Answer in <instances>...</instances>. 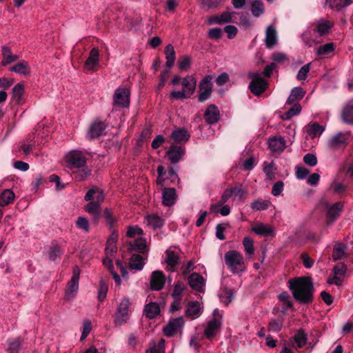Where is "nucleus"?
<instances>
[{
    "label": "nucleus",
    "mask_w": 353,
    "mask_h": 353,
    "mask_svg": "<svg viewBox=\"0 0 353 353\" xmlns=\"http://www.w3.org/2000/svg\"><path fill=\"white\" fill-rule=\"evenodd\" d=\"M20 347L21 342L19 339H15L9 342L8 350L10 353H17L20 349Z\"/></svg>",
    "instance_id": "338daca9"
},
{
    "label": "nucleus",
    "mask_w": 353,
    "mask_h": 353,
    "mask_svg": "<svg viewBox=\"0 0 353 353\" xmlns=\"http://www.w3.org/2000/svg\"><path fill=\"white\" fill-rule=\"evenodd\" d=\"M92 322L89 319H85L83 321V329L82 333L81 336V341H83L89 334L90 331L92 330Z\"/></svg>",
    "instance_id": "4d7b16f0"
},
{
    "label": "nucleus",
    "mask_w": 353,
    "mask_h": 353,
    "mask_svg": "<svg viewBox=\"0 0 353 353\" xmlns=\"http://www.w3.org/2000/svg\"><path fill=\"white\" fill-rule=\"evenodd\" d=\"M347 249V245L342 243H336L333 248L332 259L334 261H338L341 259L345 254V252Z\"/></svg>",
    "instance_id": "4c0bfd02"
},
{
    "label": "nucleus",
    "mask_w": 353,
    "mask_h": 353,
    "mask_svg": "<svg viewBox=\"0 0 353 353\" xmlns=\"http://www.w3.org/2000/svg\"><path fill=\"white\" fill-rule=\"evenodd\" d=\"M342 119L345 123L353 124V105L347 104L342 112Z\"/></svg>",
    "instance_id": "37998d69"
},
{
    "label": "nucleus",
    "mask_w": 353,
    "mask_h": 353,
    "mask_svg": "<svg viewBox=\"0 0 353 353\" xmlns=\"http://www.w3.org/2000/svg\"><path fill=\"white\" fill-rule=\"evenodd\" d=\"M284 183L281 181L276 182L272 188V194L274 196H279L283 190Z\"/></svg>",
    "instance_id": "69168bd1"
},
{
    "label": "nucleus",
    "mask_w": 353,
    "mask_h": 353,
    "mask_svg": "<svg viewBox=\"0 0 353 353\" xmlns=\"http://www.w3.org/2000/svg\"><path fill=\"white\" fill-rule=\"evenodd\" d=\"M65 161L69 168L79 169L75 173L77 181H83L90 174V170L85 167L87 159L81 151H70L66 155Z\"/></svg>",
    "instance_id": "f03ea898"
},
{
    "label": "nucleus",
    "mask_w": 353,
    "mask_h": 353,
    "mask_svg": "<svg viewBox=\"0 0 353 353\" xmlns=\"http://www.w3.org/2000/svg\"><path fill=\"white\" fill-rule=\"evenodd\" d=\"M145 316L149 319L155 318L160 312V307L157 303H150L145 307Z\"/></svg>",
    "instance_id": "c9c22d12"
},
{
    "label": "nucleus",
    "mask_w": 353,
    "mask_h": 353,
    "mask_svg": "<svg viewBox=\"0 0 353 353\" xmlns=\"http://www.w3.org/2000/svg\"><path fill=\"white\" fill-rule=\"evenodd\" d=\"M28 63L21 61L10 68V70L20 74H26L29 72Z\"/></svg>",
    "instance_id": "a18cd8bd"
},
{
    "label": "nucleus",
    "mask_w": 353,
    "mask_h": 353,
    "mask_svg": "<svg viewBox=\"0 0 353 353\" xmlns=\"http://www.w3.org/2000/svg\"><path fill=\"white\" fill-rule=\"evenodd\" d=\"M106 128L105 124L101 121H95L90 125L86 137L89 139H94L103 134Z\"/></svg>",
    "instance_id": "f8f14e48"
},
{
    "label": "nucleus",
    "mask_w": 353,
    "mask_h": 353,
    "mask_svg": "<svg viewBox=\"0 0 353 353\" xmlns=\"http://www.w3.org/2000/svg\"><path fill=\"white\" fill-rule=\"evenodd\" d=\"M176 200V190L173 188H164L162 192V201L165 206L173 205Z\"/></svg>",
    "instance_id": "393cba45"
},
{
    "label": "nucleus",
    "mask_w": 353,
    "mask_h": 353,
    "mask_svg": "<svg viewBox=\"0 0 353 353\" xmlns=\"http://www.w3.org/2000/svg\"><path fill=\"white\" fill-rule=\"evenodd\" d=\"M243 244L247 254L252 255L254 254L253 240L250 237H245L243 241Z\"/></svg>",
    "instance_id": "13d9d810"
},
{
    "label": "nucleus",
    "mask_w": 353,
    "mask_h": 353,
    "mask_svg": "<svg viewBox=\"0 0 353 353\" xmlns=\"http://www.w3.org/2000/svg\"><path fill=\"white\" fill-rule=\"evenodd\" d=\"M179 256L177 252L170 249L166 250L165 262L168 265V270L175 272L179 264Z\"/></svg>",
    "instance_id": "aec40b11"
},
{
    "label": "nucleus",
    "mask_w": 353,
    "mask_h": 353,
    "mask_svg": "<svg viewBox=\"0 0 353 353\" xmlns=\"http://www.w3.org/2000/svg\"><path fill=\"white\" fill-rule=\"evenodd\" d=\"M303 161L307 165L313 167L317 164V158L314 154L307 153L304 156Z\"/></svg>",
    "instance_id": "0e129e2a"
},
{
    "label": "nucleus",
    "mask_w": 353,
    "mask_h": 353,
    "mask_svg": "<svg viewBox=\"0 0 353 353\" xmlns=\"http://www.w3.org/2000/svg\"><path fill=\"white\" fill-rule=\"evenodd\" d=\"M248 76L252 79L249 89L254 95L260 96L268 88L267 81L262 78L261 73L256 72H250Z\"/></svg>",
    "instance_id": "20e7f679"
},
{
    "label": "nucleus",
    "mask_w": 353,
    "mask_h": 353,
    "mask_svg": "<svg viewBox=\"0 0 353 353\" xmlns=\"http://www.w3.org/2000/svg\"><path fill=\"white\" fill-rule=\"evenodd\" d=\"M143 234V230L137 225L130 226L128 228L126 236L129 238H133L137 234L142 235Z\"/></svg>",
    "instance_id": "e2e57ef3"
},
{
    "label": "nucleus",
    "mask_w": 353,
    "mask_h": 353,
    "mask_svg": "<svg viewBox=\"0 0 353 353\" xmlns=\"http://www.w3.org/2000/svg\"><path fill=\"white\" fill-rule=\"evenodd\" d=\"M265 11L264 4L261 1L254 0L251 4V12L255 17H259L263 14Z\"/></svg>",
    "instance_id": "a19ab883"
},
{
    "label": "nucleus",
    "mask_w": 353,
    "mask_h": 353,
    "mask_svg": "<svg viewBox=\"0 0 353 353\" xmlns=\"http://www.w3.org/2000/svg\"><path fill=\"white\" fill-rule=\"evenodd\" d=\"M108 290V284L104 281H101L98 291V299L99 301L102 302L105 300V299L106 298Z\"/></svg>",
    "instance_id": "6e6d98bb"
},
{
    "label": "nucleus",
    "mask_w": 353,
    "mask_h": 353,
    "mask_svg": "<svg viewBox=\"0 0 353 353\" xmlns=\"http://www.w3.org/2000/svg\"><path fill=\"white\" fill-rule=\"evenodd\" d=\"M166 278L164 274L159 270L154 271L152 273L150 279V287L152 290H161L165 283Z\"/></svg>",
    "instance_id": "2eb2a0df"
},
{
    "label": "nucleus",
    "mask_w": 353,
    "mask_h": 353,
    "mask_svg": "<svg viewBox=\"0 0 353 353\" xmlns=\"http://www.w3.org/2000/svg\"><path fill=\"white\" fill-rule=\"evenodd\" d=\"M213 75L209 74L205 76L199 83L200 94L198 96L199 102H204L208 99L212 92V82Z\"/></svg>",
    "instance_id": "6e6552de"
},
{
    "label": "nucleus",
    "mask_w": 353,
    "mask_h": 353,
    "mask_svg": "<svg viewBox=\"0 0 353 353\" xmlns=\"http://www.w3.org/2000/svg\"><path fill=\"white\" fill-rule=\"evenodd\" d=\"M224 31L227 34L228 38L230 39L234 38L238 32L236 27L232 25L226 26L224 28Z\"/></svg>",
    "instance_id": "774afa93"
},
{
    "label": "nucleus",
    "mask_w": 353,
    "mask_h": 353,
    "mask_svg": "<svg viewBox=\"0 0 353 353\" xmlns=\"http://www.w3.org/2000/svg\"><path fill=\"white\" fill-rule=\"evenodd\" d=\"M130 249L141 253L147 252L146 240L144 238L139 237L134 240L133 243L130 244Z\"/></svg>",
    "instance_id": "f704fd0d"
},
{
    "label": "nucleus",
    "mask_w": 353,
    "mask_h": 353,
    "mask_svg": "<svg viewBox=\"0 0 353 353\" xmlns=\"http://www.w3.org/2000/svg\"><path fill=\"white\" fill-rule=\"evenodd\" d=\"M24 92V86L21 83H17L12 88V99L17 103H20Z\"/></svg>",
    "instance_id": "de8ad7c7"
},
{
    "label": "nucleus",
    "mask_w": 353,
    "mask_h": 353,
    "mask_svg": "<svg viewBox=\"0 0 353 353\" xmlns=\"http://www.w3.org/2000/svg\"><path fill=\"white\" fill-rule=\"evenodd\" d=\"M232 190H233L234 199H237L239 201L242 200L248 192V190L243 188L241 185L232 188Z\"/></svg>",
    "instance_id": "864d4df0"
},
{
    "label": "nucleus",
    "mask_w": 353,
    "mask_h": 353,
    "mask_svg": "<svg viewBox=\"0 0 353 353\" xmlns=\"http://www.w3.org/2000/svg\"><path fill=\"white\" fill-rule=\"evenodd\" d=\"M104 193L102 190L98 188H92L89 190L84 196L85 201H93L100 205L104 201Z\"/></svg>",
    "instance_id": "a878e982"
},
{
    "label": "nucleus",
    "mask_w": 353,
    "mask_h": 353,
    "mask_svg": "<svg viewBox=\"0 0 353 353\" xmlns=\"http://www.w3.org/2000/svg\"><path fill=\"white\" fill-rule=\"evenodd\" d=\"M130 301L129 299L125 297L118 305L115 315L114 323L116 326H121L125 324L130 319Z\"/></svg>",
    "instance_id": "39448f33"
},
{
    "label": "nucleus",
    "mask_w": 353,
    "mask_h": 353,
    "mask_svg": "<svg viewBox=\"0 0 353 353\" xmlns=\"http://www.w3.org/2000/svg\"><path fill=\"white\" fill-rule=\"evenodd\" d=\"M130 92L127 88H118L115 90L113 96L114 105L128 108L130 105Z\"/></svg>",
    "instance_id": "1a4fd4ad"
},
{
    "label": "nucleus",
    "mask_w": 353,
    "mask_h": 353,
    "mask_svg": "<svg viewBox=\"0 0 353 353\" xmlns=\"http://www.w3.org/2000/svg\"><path fill=\"white\" fill-rule=\"evenodd\" d=\"M312 26H314V32H316L320 37H322L329 33L333 23L323 19H320L314 22Z\"/></svg>",
    "instance_id": "dca6fc26"
},
{
    "label": "nucleus",
    "mask_w": 353,
    "mask_h": 353,
    "mask_svg": "<svg viewBox=\"0 0 353 353\" xmlns=\"http://www.w3.org/2000/svg\"><path fill=\"white\" fill-rule=\"evenodd\" d=\"M335 45L332 42L327 43L323 45L319 46L316 49V54L322 58H328L331 55L334 54V52L335 50Z\"/></svg>",
    "instance_id": "5701e85b"
},
{
    "label": "nucleus",
    "mask_w": 353,
    "mask_h": 353,
    "mask_svg": "<svg viewBox=\"0 0 353 353\" xmlns=\"http://www.w3.org/2000/svg\"><path fill=\"white\" fill-rule=\"evenodd\" d=\"M144 266L143 257L139 254H133L130 259V267L132 270H141Z\"/></svg>",
    "instance_id": "ea45409f"
},
{
    "label": "nucleus",
    "mask_w": 353,
    "mask_h": 353,
    "mask_svg": "<svg viewBox=\"0 0 353 353\" xmlns=\"http://www.w3.org/2000/svg\"><path fill=\"white\" fill-rule=\"evenodd\" d=\"M165 59H166V67L170 69L174 65L176 56L175 51L174 47L172 44H168L166 46L165 49Z\"/></svg>",
    "instance_id": "473e14b6"
},
{
    "label": "nucleus",
    "mask_w": 353,
    "mask_h": 353,
    "mask_svg": "<svg viewBox=\"0 0 353 353\" xmlns=\"http://www.w3.org/2000/svg\"><path fill=\"white\" fill-rule=\"evenodd\" d=\"M184 325V320L183 317L179 316L175 319L170 320L168 323L163 327V331L164 334L170 337L176 334L178 331Z\"/></svg>",
    "instance_id": "9d476101"
},
{
    "label": "nucleus",
    "mask_w": 353,
    "mask_h": 353,
    "mask_svg": "<svg viewBox=\"0 0 353 353\" xmlns=\"http://www.w3.org/2000/svg\"><path fill=\"white\" fill-rule=\"evenodd\" d=\"M268 148L272 152L281 153L286 147L285 139L280 135L269 137L268 139Z\"/></svg>",
    "instance_id": "9b49d317"
},
{
    "label": "nucleus",
    "mask_w": 353,
    "mask_h": 353,
    "mask_svg": "<svg viewBox=\"0 0 353 353\" xmlns=\"http://www.w3.org/2000/svg\"><path fill=\"white\" fill-rule=\"evenodd\" d=\"M347 144V136L343 132L335 134L328 142V147L332 150L339 149Z\"/></svg>",
    "instance_id": "6ab92c4d"
},
{
    "label": "nucleus",
    "mask_w": 353,
    "mask_h": 353,
    "mask_svg": "<svg viewBox=\"0 0 353 353\" xmlns=\"http://www.w3.org/2000/svg\"><path fill=\"white\" fill-rule=\"evenodd\" d=\"M146 353H165V340L161 339L158 344L154 341L150 342V347Z\"/></svg>",
    "instance_id": "79ce46f5"
},
{
    "label": "nucleus",
    "mask_w": 353,
    "mask_h": 353,
    "mask_svg": "<svg viewBox=\"0 0 353 353\" xmlns=\"http://www.w3.org/2000/svg\"><path fill=\"white\" fill-rule=\"evenodd\" d=\"M145 223L146 225L152 228L153 230H156L158 228H161L165 223V220L163 217L159 216L156 214H152L148 215L145 218Z\"/></svg>",
    "instance_id": "cd10ccee"
},
{
    "label": "nucleus",
    "mask_w": 353,
    "mask_h": 353,
    "mask_svg": "<svg viewBox=\"0 0 353 353\" xmlns=\"http://www.w3.org/2000/svg\"><path fill=\"white\" fill-rule=\"evenodd\" d=\"M103 216L110 228L113 227L117 221V219L113 216L110 208H107L104 210Z\"/></svg>",
    "instance_id": "5fc2aeb1"
},
{
    "label": "nucleus",
    "mask_w": 353,
    "mask_h": 353,
    "mask_svg": "<svg viewBox=\"0 0 353 353\" xmlns=\"http://www.w3.org/2000/svg\"><path fill=\"white\" fill-rule=\"evenodd\" d=\"M305 91L301 87H295L292 89L286 103L292 104L294 102L301 101L305 96Z\"/></svg>",
    "instance_id": "7c9ffc66"
},
{
    "label": "nucleus",
    "mask_w": 353,
    "mask_h": 353,
    "mask_svg": "<svg viewBox=\"0 0 353 353\" xmlns=\"http://www.w3.org/2000/svg\"><path fill=\"white\" fill-rule=\"evenodd\" d=\"M171 137L175 141V142L179 143L188 140L190 134L185 129L181 128L174 130L171 134Z\"/></svg>",
    "instance_id": "58836bf2"
},
{
    "label": "nucleus",
    "mask_w": 353,
    "mask_h": 353,
    "mask_svg": "<svg viewBox=\"0 0 353 353\" xmlns=\"http://www.w3.org/2000/svg\"><path fill=\"white\" fill-rule=\"evenodd\" d=\"M252 230L258 235L270 236L273 233L272 228L266 224L259 223L252 227Z\"/></svg>",
    "instance_id": "72a5a7b5"
},
{
    "label": "nucleus",
    "mask_w": 353,
    "mask_h": 353,
    "mask_svg": "<svg viewBox=\"0 0 353 353\" xmlns=\"http://www.w3.org/2000/svg\"><path fill=\"white\" fill-rule=\"evenodd\" d=\"M191 59L188 56H183L178 61V66L181 70L186 71L190 66Z\"/></svg>",
    "instance_id": "bf43d9fd"
},
{
    "label": "nucleus",
    "mask_w": 353,
    "mask_h": 353,
    "mask_svg": "<svg viewBox=\"0 0 353 353\" xmlns=\"http://www.w3.org/2000/svg\"><path fill=\"white\" fill-rule=\"evenodd\" d=\"M225 263L233 274L245 270V266L243 255L236 250H229L224 255Z\"/></svg>",
    "instance_id": "7ed1b4c3"
},
{
    "label": "nucleus",
    "mask_w": 353,
    "mask_h": 353,
    "mask_svg": "<svg viewBox=\"0 0 353 353\" xmlns=\"http://www.w3.org/2000/svg\"><path fill=\"white\" fill-rule=\"evenodd\" d=\"M185 154V149L181 146L172 145L166 152V156L174 164L177 163Z\"/></svg>",
    "instance_id": "412c9836"
},
{
    "label": "nucleus",
    "mask_w": 353,
    "mask_h": 353,
    "mask_svg": "<svg viewBox=\"0 0 353 353\" xmlns=\"http://www.w3.org/2000/svg\"><path fill=\"white\" fill-rule=\"evenodd\" d=\"M76 225L77 228L88 232L89 231L90 224L88 220L83 216H79L77 221Z\"/></svg>",
    "instance_id": "052dcab7"
},
{
    "label": "nucleus",
    "mask_w": 353,
    "mask_h": 353,
    "mask_svg": "<svg viewBox=\"0 0 353 353\" xmlns=\"http://www.w3.org/2000/svg\"><path fill=\"white\" fill-rule=\"evenodd\" d=\"M278 36L276 28L273 26H268L265 31V43L268 48L274 46L277 43Z\"/></svg>",
    "instance_id": "bb28decb"
},
{
    "label": "nucleus",
    "mask_w": 353,
    "mask_h": 353,
    "mask_svg": "<svg viewBox=\"0 0 353 353\" xmlns=\"http://www.w3.org/2000/svg\"><path fill=\"white\" fill-rule=\"evenodd\" d=\"M352 3L353 0H334V2L332 4V8H335V11L339 12Z\"/></svg>",
    "instance_id": "8fccbe9b"
},
{
    "label": "nucleus",
    "mask_w": 353,
    "mask_h": 353,
    "mask_svg": "<svg viewBox=\"0 0 353 353\" xmlns=\"http://www.w3.org/2000/svg\"><path fill=\"white\" fill-rule=\"evenodd\" d=\"M181 85L188 96L191 97L195 91L196 81L193 75H187L182 79Z\"/></svg>",
    "instance_id": "b1692460"
},
{
    "label": "nucleus",
    "mask_w": 353,
    "mask_h": 353,
    "mask_svg": "<svg viewBox=\"0 0 353 353\" xmlns=\"http://www.w3.org/2000/svg\"><path fill=\"white\" fill-rule=\"evenodd\" d=\"M221 325V321L217 318H212L209 321L204 330L205 336L210 339L213 338L218 332Z\"/></svg>",
    "instance_id": "f3484780"
},
{
    "label": "nucleus",
    "mask_w": 353,
    "mask_h": 353,
    "mask_svg": "<svg viewBox=\"0 0 353 353\" xmlns=\"http://www.w3.org/2000/svg\"><path fill=\"white\" fill-rule=\"evenodd\" d=\"M344 204L341 201L336 202L334 204L326 205V216L330 223H333L340 216L343 211Z\"/></svg>",
    "instance_id": "ddd939ff"
},
{
    "label": "nucleus",
    "mask_w": 353,
    "mask_h": 353,
    "mask_svg": "<svg viewBox=\"0 0 353 353\" xmlns=\"http://www.w3.org/2000/svg\"><path fill=\"white\" fill-rule=\"evenodd\" d=\"M1 51L3 57L1 65L3 66H6L10 63H14L19 59L18 55L12 53L10 48L6 46H2Z\"/></svg>",
    "instance_id": "c756f323"
},
{
    "label": "nucleus",
    "mask_w": 353,
    "mask_h": 353,
    "mask_svg": "<svg viewBox=\"0 0 353 353\" xmlns=\"http://www.w3.org/2000/svg\"><path fill=\"white\" fill-rule=\"evenodd\" d=\"M298 348H302L307 343V334L303 330H299L293 337Z\"/></svg>",
    "instance_id": "c03bdc74"
},
{
    "label": "nucleus",
    "mask_w": 353,
    "mask_h": 353,
    "mask_svg": "<svg viewBox=\"0 0 353 353\" xmlns=\"http://www.w3.org/2000/svg\"><path fill=\"white\" fill-rule=\"evenodd\" d=\"M188 284L192 289L198 292H202L205 285L204 278L199 273L193 272L188 277Z\"/></svg>",
    "instance_id": "4468645a"
},
{
    "label": "nucleus",
    "mask_w": 353,
    "mask_h": 353,
    "mask_svg": "<svg viewBox=\"0 0 353 353\" xmlns=\"http://www.w3.org/2000/svg\"><path fill=\"white\" fill-rule=\"evenodd\" d=\"M80 269L78 266L73 268V274L71 279L68 281L67 289L65 292V299L67 301L74 299L79 290V282L80 278Z\"/></svg>",
    "instance_id": "423d86ee"
},
{
    "label": "nucleus",
    "mask_w": 353,
    "mask_h": 353,
    "mask_svg": "<svg viewBox=\"0 0 353 353\" xmlns=\"http://www.w3.org/2000/svg\"><path fill=\"white\" fill-rule=\"evenodd\" d=\"M90 202L85 205V210L93 216L94 221L98 222L101 215V208L100 204L93 201Z\"/></svg>",
    "instance_id": "c85d7f7f"
},
{
    "label": "nucleus",
    "mask_w": 353,
    "mask_h": 353,
    "mask_svg": "<svg viewBox=\"0 0 353 353\" xmlns=\"http://www.w3.org/2000/svg\"><path fill=\"white\" fill-rule=\"evenodd\" d=\"M100 52L97 48L91 49L88 59L83 64V70L86 72H94L97 71L100 67L99 63Z\"/></svg>",
    "instance_id": "0eeeda50"
},
{
    "label": "nucleus",
    "mask_w": 353,
    "mask_h": 353,
    "mask_svg": "<svg viewBox=\"0 0 353 353\" xmlns=\"http://www.w3.org/2000/svg\"><path fill=\"white\" fill-rule=\"evenodd\" d=\"M15 197L13 191L10 189L3 190L0 194V206L5 207L11 203Z\"/></svg>",
    "instance_id": "2f4dec72"
},
{
    "label": "nucleus",
    "mask_w": 353,
    "mask_h": 353,
    "mask_svg": "<svg viewBox=\"0 0 353 353\" xmlns=\"http://www.w3.org/2000/svg\"><path fill=\"white\" fill-rule=\"evenodd\" d=\"M301 111V105L296 103L291 108H290L283 117V119H289L292 117L298 115Z\"/></svg>",
    "instance_id": "603ef678"
},
{
    "label": "nucleus",
    "mask_w": 353,
    "mask_h": 353,
    "mask_svg": "<svg viewBox=\"0 0 353 353\" xmlns=\"http://www.w3.org/2000/svg\"><path fill=\"white\" fill-rule=\"evenodd\" d=\"M220 112L218 108L214 105H210L205 110L204 117L208 124H215L219 120Z\"/></svg>",
    "instance_id": "4be33fe9"
},
{
    "label": "nucleus",
    "mask_w": 353,
    "mask_h": 353,
    "mask_svg": "<svg viewBox=\"0 0 353 353\" xmlns=\"http://www.w3.org/2000/svg\"><path fill=\"white\" fill-rule=\"evenodd\" d=\"M271 205L269 200L258 199L250 203V207L254 210L261 211L267 210Z\"/></svg>",
    "instance_id": "e433bc0d"
},
{
    "label": "nucleus",
    "mask_w": 353,
    "mask_h": 353,
    "mask_svg": "<svg viewBox=\"0 0 353 353\" xmlns=\"http://www.w3.org/2000/svg\"><path fill=\"white\" fill-rule=\"evenodd\" d=\"M283 327V321L280 319H272L270 320L268 325V330L272 332H279Z\"/></svg>",
    "instance_id": "3c124183"
},
{
    "label": "nucleus",
    "mask_w": 353,
    "mask_h": 353,
    "mask_svg": "<svg viewBox=\"0 0 353 353\" xmlns=\"http://www.w3.org/2000/svg\"><path fill=\"white\" fill-rule=\"evenodd\" d=\"M311 63H307L302 66L299 70L296 78L298 80H305L310 69Z\"/></svg>",
    "instance_id": "680f3d73"
},
{
    "label": "nucleus",
    "mask_w": 353,
    "mask_h": 353,
    "mask_svg": "<svg viewBox=\"0 0 353 353\" xmlns=\"http://www.w3.org/2000/svg\"><path fill=\"white\" fill-rule=\"evenodd\" d=\"M288 284L296 301L302 303H308L312 301L314 286L310 277H296L290 280Z\"/></svg>",
    "instance_id": "f257e3e1"
},
{
    "label": "nucleus",
    "mask_w": 353,
    "mask_h": 353,
    "mask_svg": "<svg viewBox=\"0 0 353 353\" xmlns=\"http://www.w3.org/2000/svg\"><path fill=\"white\" fill-rule=\"evenodd\" d=\"M233 196V190L232 188L226 189L221 195L219 205L213 204L211 205V210L215 211L216 209L220 207L223 203H226L231 197Z\"/></svg>",
    "instance_id": "09e8293b"
},
{
    "label": "nucleus",
    "mask_w": 353,
    "mask_h": 353,
    "mask_svg": "<svg viewBox=\"0 0 353 353\" xmlns=\"http://www.w3.org/2000/svg\"><path fill=\"white\" fill-rule=\"evenodd\" d=\"M325 128L323 125H319L318 123H314L308 126L307 132L312 137H316L321 135Z\"/></svg>",
    "instance_id": "49530a36"
},
{
    "label": "nucleus",
    "mask_w": 353,
    "mask_h": 353,
    "mask_svg": "<svg viewBox=\"0 0 353 353\" xmlns=\"http://www.w3.org/2000/svg\"><path fill=\"white\" fill-rule=\"evenodd\" d=\"M203 309L198 301L190 302L185 311V316L190 319H195L202 314Z\"/></svg>",
    "instance_id": "a211bd4d"
}]
</instances>
